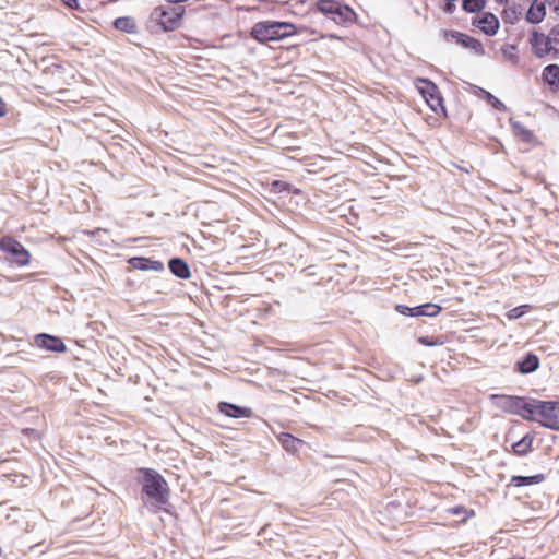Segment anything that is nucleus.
I'll return each instance as SVG.
<instances>
[{
	"instance_id": "nucleus-1",
	"label": "nucleus",
	"mask_w": 559,
	"mask_h": 559,
	"mask_svg": "<svg viewBox=\"0 0 559 559\" xmlns=\"http://www.w3.org/2000/svg\"><path fill=\"white\" fill-rule=\"evenodd\" d=\"M138 481L142 491L158 506H164L169 500V488L165 478L153 468H140Z\"/></svg>"
},
{
	"instance_id": "nucleus-2",
	"label": "nucleus",
	"mask_w": 559,
	"mask_h": 559,
	"mask_svg": "<svg viewBox=\"0 0 559 559\" xmlns=\"http://www.w3.org/2000/svg\"><path fill=\"white\" fill-rule=\"evenodd\" d=\"M294 34H296V26L294 24L278 21L258 22L250 31L251 37L261 44L277 41Z\"/></svg>"
},
{
	"instance_id": "nucleus-3",
	"label": "nucleus",
	"mask_w": 559,
	"mask_h": 559,
	"mask_svg": "<svg viewBox=\"0 0 559 559\" xmlns=\"http://www.w3.org/2000/svg\"><path fill=\"white\" fill-rule=\"evenodd\" d=\"M185 12V7L181 5L175 8L159 5L152 11L150 20L160 26L164 32H170L180 26Z\"/></svg>"
},
{
	"instance_id": "nucleus-4",
	"label": "nucleus",
	"mask_w": 559,
	"mask_h": 559,
	"mask_svg": "<svg viewBox=\"0 0 559 559\" xmlns=\"http://www.w3.org/2000/svg\"><path fill=\"white\" fill-rule=\"evenodd\" d=\"M497 405L504 412L518 415L525 420L532 419V399L515 395H495Z\"/></svg>"
},
{
	"instance_id": "nucleus-5",
	"label": "nucleus",
	"mask_w": 559,
	"mask_h": 559,
	"mask_svg": "<svg viewBox=\"0 0 559 559\" xmlns=\"http://www.w3.org/2000/svg\"><path fill=\"white\" fill-rule=\"evenodd\" d=\"M532 413L533 418L528 419V421H537L544 428L559 431L558 416L552 411L550 403L548 401L532 399Z\"/></svg>"
},
{
	"instance_id": "nucleus-6",
	"label": "nucleus",
	"mask_w": 559,
	"mask_h": 559,
	"mask_svg": "<svg viewBox=\"0 0 559 559\" xmlns=\"http://www.w3.org/2000/svg\"><path fill=\"white\" fill-rule=\"evenodd\" d=\"M0 250L8 253L11 258V262L19 266H25L29 263V252L20 241L12 237H3L0 239Z\"/></svg>"
},
{
	"instance_id": "nucleus-7",
	"label": "nucleus",
	"mask_w": 559,
	"mask_h": 559,
	"mask_svg": "<svg viewBox=\"0 0 559 559\" xmlns=\"http://www.w3.org/2000/svg\"><path fill=\"white\" fill-rule=\"evenodd\" d=\"M416 87L418 92L423 95L429 107L437 112V109L440 107L443 111V98L441 96V93L438 88V86L430 81L429 79L425 78H417L416 79Z\"/></svg>"
},
{
	"instance_id": "nucleus-8",
	"label": "nucleus",
	"mask_w": 559,
	"mask_h": 559,
	"mask_svg": "<svg viewBox=\"0 0 559 559\" xmlns=\"http://www.w3.org/2000/svg\"><path fill=\"white\" fill-rule=\"evenodd\" d=\"M549 37L546 34L540 33L537 29H532L530 44L532 47V51L536 58H544L547 55H552V58H559V48L551 46L549 41Z\"/></svg>"
},
{
	"instance_id": "nucleus-9",
	"label": "nucleus",
	"mask_w": 559,
	"mask_h": 559,
	"mask_svg": "<svg viewBox=\"0 0 559 559\" xmlns=\"http://www.w3.org/2000/svg\"><path fill=\"white\" fill-rule=\"evenodd\" d=\"M442 35L447 41L454 40L457 45L473 50L478 56L485 55V49H484L483 44L478 39L467 35V34L461 33L459 31H447L445 29V31H442Z\"/></svg>"
},
{
	"instance_id": "nucleus-10",
	"label": "nucleus",
	"mask_w": 559,
	"mask_h": 559,
	"mask_svg": "<svg viewBox=\"0 0 559 559\" xmlns=\"http://www.w3.org/2000/svg\"><path fill=\"white\" fill-rule=\"evenodd\" d=\"M441 307L436 304L427 302L416 307H407L405 305H397L396 311L401 314L408 317H436L440 313Z\"/></svg>"
},
{
	"instance_id": "nucleus-11",
	"label": "nucleus",
	"mask_w": 559,
	"mask_h": 559,
	"mask_svg": "<svg viewBox=\"0 0 559 559\" xmlns=\"http://www.w3.org/2000/svg\"><path fill=\"white\" fill-rule=\"evenodd\" d=\"M35 344L48 352L64 353L67 350V346L61 337L47 333L37 334L35 336Z\"/></svg>"
},
{
	"instance_id": "nucleus-12",
	"label": "nucleus",
	"mask_w": 559,
	"mask_h": 559,
	"mask_svg": "<svg viewBox=\"0 0 559 559\" xmlns=\"http://www.w3.org/2000/svg\"><path fill=\"white\" fill-rule=\"evenodd\" d=\"M472 24L479 27V29L487 36L496 35L500 26L498 17L491 12H485L481 16L474 17L472 20Z\"/></svg>"
},
{
	"instance_id": "nucleus-13",
	"label": "nucleus",
	"mask_w": 559,
	"mask_h": 559,
	"mask_svg": "<svg viewBox=\"0 0 559 559\" xmlns=\"http://www.w3.org/2000/svg\"><path fill=\"white\" fill-rule=\"evenodd\" d=\"M539 364L538 356L533 352H528L518 359L514 370L521 374H530L538 369Z\"/></svg>"
},
{
	"instance_id": "nucleus-14",
	"label": "nucleus",
	"mask_w": 559,
	"mask_h": 559,
	"mask_svg": "<svg viewBox=\"0 0 559 559\" xmlns=\"http://www.w3.org/2000/svg\"><path fill=\"white\" fill-rule=\"evenodd\" d=\"M218 411L227 417L239 419L250 418L252 416V409L245 406H239L228 402H219Z\"/></svg>"
},
{
	"instance_id": "nucleus-15",
	"label": "nucleus",
	"mask_w": 559,
	"mask_h": 559,
	"mask_svg": "<svg viewBox=\"0 0 559 559\" xmlns=\"http://www.w3.org/2000/svg\"><path fill=\"white\" fill-rule=\"evenodd\" d=\"M130 266L140 271H155L162 272L164 271L163 262L158 260H153L145 257H133L128 260Z\"/></svg>"
},
{
	"instance_id": "nucleus-16",
	"label": "nucleus",
	"mask_w": 559,
	"mask_h": 559,
	"mask_svg": "<svg viewBox=\"0 0 559 559\" xmlns=\"http://www.w3.org/2000/svg\"><path fill=\"white\" fill-rule=\"evenodd\" d=\"M330 19L337 25L348 26L354 23L356 13L349 5L341 3Z\"/></svg>"
},
{
	"instance_id": "nucleus-17",
	"label": "nucleus",
	"mask_w": 559,
	"mask_h": 559,
	"mask_svg": "<svg viewBox=\"0 0 559 559\" xmlns=\"http://www.w3.org/2000/svg\"><path fill=\"white\" fill-rule=\"evenodd\" d=\"M168 269L173 275L180 280H188L191 276L188 263L181 258H173L168 261Z\"/></svg>"
},
{
	"instance_id": "nucleus-18",
	"label": "nucleus",
	"mask_w": 559,
	"mask_h": 559,
	"mask_svg": "<svg viewBox=\"0 0 559 559\" xmlns=\"http://www.w3.org/2000/svg\"><path fill=\"white\" fill-rule=\"evenodd\" d=\"M546 16V5L545 3H534L532 1L526 14L525 20L530 24H539L544 21Z\"/></svg>"
},
{
	"instance_id": "nucleus-19",
	"label": "nucleus",
	"mask_w": 559,
	"mask_h": 559,
	"mask_svg": "<svg viewBox=\"0 0 559 559\" xmlns=\"http://www.w3.org/2000/svg\"><path fill=\"white\" fill-rule=\"evenodd\" d=\"M544 81L554 90H559V66L550 63L543 70Z\"/></svg>"
},
{
	"instance_id": "nucleus-20",
	"label": "nucleus",
	"mask_w": 559,
	"mask_h": 559,
	"mask_svg": "<svg viewBox=\"0 0 559 559\" xmlns=\"http://www.w3.org/2000/svg\"><path fill=\"white\" fill-rule=\"evenodd\" d=\"M545 480L544 474H536L532 476H512L510 479V484L514 487H523V486H531V485H537Z\"/></svg>"
},
{
	"instance_id": "nucleus-21",
	"label": "nucleus",
	"mask_w": 559,
	"mask_h": 559,
	"mask_svg": "<svg viewBox=\"0 0 559 559\" xmlns=\"http://www.w3.org/2000/svg\"><path fill=\"white\" fill-rule=\"evenodd\" d=\"M114 27L120 32L134 34L138 31L135 20L131 16H120L114 21Z\"/></svg>"
},
{
	"instance_id": "nucleus-22",
	"label": "nucleus",
	"mask_w": 559,
	"mask_h": 559,
	"mask_svg": "<svg viewBox=\"0 0 559 559\" xmlns=\"http://www.w3.org/2000/svg\"><path fill=\"white\" fill-rule=\"evenodd\" d=\"M534 437L526 433L521 440L512 444V451L518 456H525L532 448Z\"/></svg>"
},
{
	"instance_id": "nucleus-23",
	"label": "nucleus",
	"mask_w": 559,
	"mask_h": 559,
	"mask_svg": "<svg viewBox=\"0 0 559 559\" xmlns=\"http://www.w3.org/2000/svg\"><path fill=\"white\" fill-rule=\"evenodd\" d=\"M278 441L287 452L292 453L297 452L302 442L300 439L294 437L288 432L281 433L278 436Z\"/></svg>"
},
{
	"instance_id": "nucleus-24",
	"label": "nucleus",
	"mask_w": 559,
	"mask_h": 559,
	"mask_svg": "<svg viewBox=\"0 0 559 559\" xmlns=\"http://www.w3.org/2000/svg\"><path fill=\"white\" fill-rule=\"evenodd\" d=\"M521 16H522V7L520 4L507 7L503 9V11L501 13L502 21L506 24H511V25L519 22Z\"/></svg>"
},
{
	"instance_id": "nucleus-25",
	"label": "nucleus",
	"mask_w": 559,
	"mask_h": 559,
	"mask_svg": "<svg viewBox=\"0 0 559 559\" xmlns=\"http://www.w3.org/2000/svg\"><path fill=\"white\" fill-rule=\"evenodd\" d=\"M341 2L337 0H317L316 1V8L326 15L328 17H331V15L334 13L335 10L340 9Z\"/></svg>"
},
{
	"instance_id": "nucleus-26",
	"label": "nucleus",
	"mask_w": 559,
	"mask_h": 559,
	"mask_svg": "<svg viewBox=\"0 0 559 559\" xmlns=\"http://www.w3.org/2000/svg\"><path fill=\"white\" fill-rule=\"evenodd\" d=\"M511 127L514 131V133L519 136H521V139L526 142V143H531L534 139V133L526 129L521 122L519 121H513L511 120Z\"/></svg>"
},
{
	"instance_id": "nucleus-27",
	"label": "nucleus",
	"mask_w": 559,
	"mask_h": 559,
	"mask_svg": "<svg viewBox=\"0 0 559 559\" xmlns=\"http://www.w3.org/2000/svg\"><path fill=\"white\" fill-rule=\"evenodd\" d=\"M486 7V0H463L462 9L467 13H478Z\"/></svg>"
},
{
	"instance_id": "nucleus-28",
	"label": "nucleus",
	"mask_w": 559,
	"mask_h": 559,
	"mask_svg": "<svg viewBox=\"0 0 559 559\" xmlns=\"http://www.w3.org/2000/svg\"><path fill=\"white\" fill-rule=\"evenodd\" d=\"M483 92L485 94V99L491 107H493L495 109H497L499 111L507 110V106L499 98H497L493 94H491L490 92H487V91H483Z\"/></svg>"
},
{
	"instance_id": "nucleus-29",
	"label": "nucleus",
	"mask_w": 559,
	"mask_h": 559,
	"mask_svg": "<svg viewBox=\"0 0 559 559\" xmlns=\"http://www.w3.org/2000/svg\"><path fill=\"white\" fill-rule=\"evenodd\" d=\"M528 308H530L528 305H521V306L514 307L507 312V318L509 320L519 319L527 312Z\"/></svg>"
},
{
	"instance_id": "nucleus-30",
	"label": "nucleus",
	"mask_w": 559,
	"mask_h": 559,
	"mask_svg": "<svg viewBox=\"0 0 559 559\" xmlns=\"http://www.w3.org/2000/svg\"><path fill=\"white\" fill-rule=\"evenodd\" d=\"M418 342L421 345L428 346V347L440 346V345L444 344V342L440 337H435V336H420L418 338Z\"/></svg>"
},
{
	"instance_id": "nucleus-31",
	"label": "nucleus",
	"mask_w": 559,
	"mask_h": 559,
	"mask_svg": "<svg viewBox=\"0 0 559 559\" xmlns=\"http://www.w3.org/2000/svg\"><path fill=\"white\" fill-rule=\"evenodd\" d=\"M547 37H549L551 46L557 47L559 45V23L552 26Z\"/></svg>"
},
{
	"instance_id": "nucleus-32",
	"label": "nucleus",
	"mask_w": 559,
	"mask_h": 559,
	"mask_svg": "<svg viewBox=\"0 0 559 559\" xmlns=\"http://www.w3.org/2000/svg\"><path fill=\"white\" fill-rule=\"evenodd\" d=\"M503 53L506 56V58L510 61H512L513 63H518L519 62V56L512 51H509L508 49H504L503 50Z\"/></svg>"
},
{
	"instance_id": "nucleus-33",
	"label": "nucleus",
	"mask_w": 559,
	"mask_h": 559,
	"mask_svg": "<svg viewBox=\"0 0 559 559\" xmlns=\"http://www.w3.org/2000/svg\"><path fill=\"white\" fill-rule=\"evenodd\" d=\"M548 5L552 7L554 12L559 16V0H545Z\"/></svg>"
},
{
	"instance_id": "nucleus-34",
	"label": "nucleus",
	"mask_w": 559,
	"mask_h": 559,
	"mask_svg": "<svg viewBox=\"0 0 559 559\" xmlns=\"http://www.w3.org/2000/svg\"><path fill=\"white\" fill-rule=\"evenodd\" d=\"M61 1L69 9H76L79 7V0H61Z\"/></svg>"
},
{
	"instance_id": "nucleus-35",
	"label": "nucleus",
	"mask_w": 559,
	"mask_h": 559,
	"mask_svg": "<svg viewBox=\"0 0 559 559\" xmlns=\"http://www.w3.org/2000/svg\"><path fill=\"white\" fill-rule=\"evenodd\" d=\"M273 186L277 191L282 192L288 187V183L283 181H274Z\"/></svg>"
},
{
	"instance_id": "nucleus-36",
	"label": "nucleus",
	"mask_w": 559,
	"mask_h": 559,
	"mask_svg": "<svg viewBox=\"0 0 559 559\" xmlns=\"http://www.w3.org/2000/svg\"><path fill=\"white\" fill-rule=\"evenodd\" d=\"M555 414L559 417V401H548Z\"/></svg>"
},
{
	"instance_id": "nucleus-37",
	"label": "nucleus",
	"mask_w": 559,
	"mask_h": 559,
	"mask_svg": "<svg viewBox=\"0 0 559 559\" xmlns=\"http://www.w3.org/2000/svg\"><path fill=\"white\" fill-rule=\"evenodd\" d=\"M22 432L26 436H34L36 438L38 437L37 431L33 428H25L22 430Z\"/></svg>"
},
{
	"instance_id": "nucleus-38",
	"label": "nucleus",
	"mask_w": 559,
	"mask_h": 559,
	"mask_svg": "<svg viewBox=\"0 0 559 559\" xmlns=\"http://www.w3.org/2000/svg\"><path fill=\"white\" fill-rule=\"evenodd\" d=\"M454 9H455L454 2H447L445 8H444V11L447 13H453Z\"/></svg>"
},
{
	"instance_id": "nucleus-39",
	"label": "nucleus",
	"mask_w": 559,
	"mask_h": 559,
	"mask_svg": "<svg viewBox=\"0 0 559 559\" xmlns=\"http://www.w3.org/2000/svg\"><path fill=\"white\" fill-rule=\"evenodd\" d=\"M4 115H5V104L2 100V98H0V117H3Z\"/></svg>"
},
{
	"instance_id": "nucleus-40",
	"label": "nucleus",
	"mask_w": 559,
	"mask_h": 559,
	"mask_svg": "<svg viewBox=\"0 0 559 559\" xmlns=\"http://www.w3.org/2000/svg\"><path fill=\"white\" fill-rule=\"evenodd\" d=\"M495 1H496L497 3H499V4H503V3L508 2V0H495Z\"/></svg>"
}]
</instances>
